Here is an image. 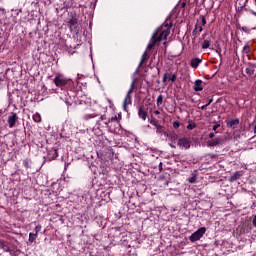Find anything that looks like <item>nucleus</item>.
I'll list each match as a JSON object with an SVG mask.
<instances>
[{
	"instance_id": "nucleus-17",
	"label": "nucleus",
	"mask_w": 256,
	"mask_h": 256,
	"mask_svg": "<svg viewBox=\"0 0 256 256\" xmlns=\"http://www.w3.org/2000/svg\"><path fill=\"white\" fill-rule=\"evenodd\" d=\"M35 239H37V231H36V233L29 234V242L30 243H34Z\"/></svg>"
},
{
	"instance_id": "nucleus-2",
	"label": "nucleus",
	"mask_w": 256,
	"mask_h": 256,
	"mask_svg": "<svg viewBox=\"0 0 256 256\" xmlns=\"http://www.w3.org/2000/svg\"><path fill=\"white\" fill-rule=\"evenodd\" d=\"M53 83L56 85V87H65L67 83H69V79L65 77L63 74H56Z\"/></svg>"
},
{
	"instance_id": "nucleus-38",
	"label": "nucleus",
	"mask_w": 256,
	"mask_h": 256,
	"mask_svg": "<svg viewBox=\"0 0 256 256\" xmlns=\"http://www.w3.org/2000/svg\"><path fill=\"white\" fill-rule=\"evenodd\" d=\"M199 29V33H201V31H203V26H198Z\"/></svg>"
},
{
	"instance_id": "nucleus-32",
	"label": "nucleus",
	"mask_w": 256,
	"mask_h": 256,
	"mask_svg": "<svg viewBox=\"0 0 256 256\" xmlns=\"http://www.w3.org/2000/svg\"><path fill=\"white\" fill-rule=\"evenodd\" d=\"M187 129L193 130V129H195V125L189 124V125L187 126Z\"/></svg>"
},
{
	"instance_id": "nucleus-44",
	"label": "nucleus",
	"mask_w": 256,
	"mask_h": 256,
	"mask_svg": "<svg viewBox=\"0 0 256 256\" xmlns=\"http://www.w3.org/2000/svg\"><path fill=\"white\" fill-rule=\"evenodd\" d=\"M5 247H7L5 244H2V249H5Z\"/></svg>"
},
{
	"instance_id": "nucleus-41",
	"label": "nucleus",
	"mask_w": 256,
	"mask_h": 256,
	"mask_svg": "<svg viewBox=\"0 0 256 256\" xmlns=\"http://www.w3.org/2000/svg\"><path fill=\"white\" fill-rule=\"evenodd\" d=\"M41 229V227H39V226H36V231H37V233H39V230Z\"/></svg>"
},
{
	"instance_id": "nucleus-8",
	"label": "nucleus",
	"mask_w": 256,
	"mask_h": 256,
	"mask_svg": "<svg viewBox=\"0 0 256 256\" xmlns=\"http://www.w3.org/2000/svg\"><path fill=\"white\" fill-rule=\"evenodd\" d=\"M221 141H222L221 137L214 138L207 142V146L208 147H217V145H221Z\"/></svg>"
},
{
	"instance_id": "nucleus-23",
	"label": "nucleus",
	"mask_w": 256,
	"mask_h": 256,
	"mask_svg": "<svg viewBox=\"0 0 256 256\" xmlns=\"http://www.w3.org/2000/svg\"><path fill=\"white\" fill-rule=\"evenodd\" d=\"M174 129H179L181 127V124L179 122H173Z\"/></svg>"
},
{
	"instance_id": "nucleus-20",
	"label": "nucleus",
	"mask_w": 256,
	"mask_h": 256,
	"mask_svg": "<svg viewBox=\"0 0 256 256\" xmlns=\"http://www.w3.org/2000/svg\"><path fill=\"white\" fill-rule=\"evenodd\" d=\"M58 157H59V153L57 152L56 149H54V150L52 151L51 159H56V158H58Z\"/></svg>"
},
{
	"instance_id": "nucleus-5",
	"label": "nucleus",
	"mask_w": 256,
	"mask_h": 256,
	"mask_svg": "<svg viewBox=\"0 0 256 256\" xmlns=\"http://www.w3.org/2000/svg\"><path fill=\"white\" fill-rule=\"evenodd\" d=\"M68 27L71 31V33L76 32L77 28L79 27V19L77 17L72 16L68 21Z\"/></svg>"
},
{
	"instance_id": "nucleus-9",
	"label": "nucleus",
	"mask_w": 256,
	"mask_h": 256,
	"mask_svg": "<svg viewBox=\"0 0 256 256\" xmlns=\"http://www.w3.org/2000/svg\"><path fill=\"white\" fill-rule=\"evenodd\" d=\"M194 91L199 92L203 90V80H196L193 86Z\"/></svg>"
},
{
	"instance_id": "nucleus-24",
	"label": "nucleus",
	"mask_w": 256,
	"mask_h": 256,
	"mask_svg": "<svg viewBox=\"0 0 256 256\" xmlns=\"http://www.w3.org/2000/svg\"><path fill=\"white\" fill-rule=\"evenodd\" d=\"M197 177L193 176L189 179V183H196Z\"/></svg>"
},
{
	"instance_id": "nucleus-14",
	"label": "nucleus",
	"mask_w": 256,
	"mask_h": 256,
	"mask_svg": "<svg viewBox=\"0 0 256 256\" xmlns=\"http://www.w3.org/2000/svg\"><path fill=\"white\" fill-rule=\"evenodd\" d=\"M246 73H247V75H254V73H255V67L253 66V65H249V67L248 68H246Z\"/></svg>"
},
{
	"instance_id": "nucleus-27",
	"label": "nucleus",
	"mask_w": 256,
	"mask_h": 256,
	"mask_svg": "<svg viewBox=\"0 0 256 256\" xmlns=\"http://www.w3.org/2000/svg\"><path fill=\"white\" fill-rule=\"evenodd\" d=\"M167 73L164 74L163 78H162V82L163 83H167Z\"/></svg>"
},
{
	"instance_id": "nucleus-13",
	"label": "nucleus",
	"mask_w": 256,
	"mask_h": 256,
	"mask_svg": "<svg viewBox=\"0 0 256 256\" xmlns=\"http://www.w3.org/2000/svg\"><path fill=\"white\" fill-rule=\"evenodd\" d=\"M241 178V172H235L232 176H230L229 181L233 183V181H237V179Z\"/></svg>"
},
{
	"instance_id": "nucleus-42",
	"label": "nucleus",
	"mask_w": 256,
	"mask_h": 256,
	"mask_svg": "<svg viewBox=\"0 0 256 256\" xmlns=\"http://www.w3.org/2000/svg\"><path fill=\"white\" fill-rule=\"evenodd\" d=\"M108 103H110V105H113V101H111L110 99H108Z\"/></svg>"
},
{
	"instance_id": "nucleus-4",
	"label": "nucleus",
	"mask_w": 256,
	"mask_h": 256,
	"mask_svg": "<svg viewBox=\"0 0 256 256\" xmlns=\"http://www.w3.org/2000/svg\"><path fill=\"white\" fill-rule=\"evenodd\" d=\"M207 231V229L205 227H201L200 229H198L196 232H194L191 236H190V241L192 243H195V241H199V239H201V237H203L204 233Z\"/></svg>"
},
{
	"instance_id": "nucleus-26",
	"label": "nucleus",
	"mask_w": 256,
	"mask_h": 256,
	"mask_svg": "<svg viewBox=\"0 0 256 256\" xmlns=\"http://www.w3.org/2000/svg\"><path fill=\"white\" fill-rule=\"evenodd\" d=\"M197 29H198V25H195L194 30L192 31V35H197Z\"/></svg>"
},
{
	"instance_id": "nucleus-1",
	"label": "nucleus",
	"mask_w": 256,
	"mask_h": 256,
	"mask_svg": "<svg viewBox=\"0 0 256 256\" xmlns=\"http://www.w3.org/2000/svg\"><path fill=\"white\" fill-rule=\"evenodd\" d=\"M171 27V24H163L153 32L152 37L147 45L146 51L142 55L139 67L146 63L147 59H149L147 51H151V49H153L157 43H161V41L166 40L167 37H169V33H171Z\"/></svg>"
},
{
	"instance_id": "nucleus-43",
	"label": "nucleus",
	"mask_w": 256,
	"mask_h": 256,
	"mask_svg": "<svg viewBox=\"0 0 256 256\" xmlns=\"http://www.w3.org/2000/svg\"><path fill=\"white\" fill-rule=\"evenodd\" d=\"M100 119H101V121H104L105 116H101Z\"/></svg>"
},
{
	"instance_id": "nucleus-46",
	"label": "nucleus",
	"mask_w": 256,
	"mask_h": 256,
	"mask_svg": "<svg viewBox=\"0 0 256 256\" xmlns=\"http://www.w3.org/2000/svg\"><path fill=\"white\" fill-rule=\"evenodd\" d=\"M255 1V5H256V0H254Z\"/></svg>"
},
{
	"instance_id": "nucleus-22",
	"label": "nucleus",
	"mask_w": 256,
	"mask_h": 256,
	"mask_svg": "<svg viewBox=\"0 0 256 256\" xmlns=\"http://www.w3.org/2000/svg\"><path fill=\"white\" fill-rule=\"evenodd\" d=\"M150 124L153 125L154 127H156V129H157V127L160 126L159 123L155 120H150Z\"/></svg>"
},
{
	"instance_id": "nucleus-15",
	"label": "nucleus",
	"mask_w": 256,
	"mask_h": 256,
	"mask_svg": "<svg viewBox=\"0 0 256 256\" xmlns=\"http://www.w3.org/2000/svg\"><path fill=\"white\" fill-rule=\"evenodd\" d=\"M211 47V41L210 40H204L202 43V49H209Z\"/></svg>"
},
{
	"instance_id": "nucleus-30",
	"label": "nucleus",
	"mask_w": 256,
	"mask_h": 256,
	"mask_svg": "<svg viewBox=\"0 0 256 256\" xmlns=\"http://www.w3.org/2000/svg\"><path fill=\"white\" fill-rule=\"evenodd\" d=\"M210 103H213V97H208V103L206 105L209 107Z\"/></svg>"
},
{
	"instance_id": "nucleus-21",
	"label": "nucleus",
	"mask_w": 256,
	"mask_h": 256,
	"mask_svg": "<svg viewBox=\"0 0 256 256\" xmlns=\"http://www.w3.org/2000/svg\"><path fill=\"white\" fill-rule=\"evenodd\" d=\"M169 81H171L172 83H175V81H177V74H173L170 78H168Z\"/></svg>"
},
{
	"instance_id": "nucleus-12",
	"label": "nucleus",
	"mask_w": 256,
	"mask_h": 256,
	"mask_svg": "<svg viewBox=\"0 0 256 256\" xmlns=\"http://www.w3.org/2000/svg\"><path fill=\"white\" fill-rule=\"evenodd\" d=\"M201 63V59H199V58H193L192 60H191V67L193 68V69H197V67H199V64Z\"/></svg>"
},
{
	"instance_id": "nucleus-37",
	"label": "nucleus",
	"mask_w": 256,
	"mask_h": 256,
	"mask_svg": "<svg viewBox=\"0 0 256 256\" xmlns=\"http://www.w3.org/2000/svg\"><path fill=\"white\" fill-rule=\"evenodd\" d=\"M154 115H161V112L159 110L154 111Z\"/></svg>"
},
{
	"instance_id": "nucleus-40",
	"label": "nucleus",
	"mask_w": 256,
	"mask_h": 256,
	"mask_svg": "<svg viewBox=\"0 0 256 256\" xmlns=\"http://www.w3.org/2000/svg\"><path fill=\"white\" fill-rule=\"evenodd\" d=\"M111 121H117V116L112 117Z\"/></svg>"
},
{
	"instance_id": "nucleus-34",
	"label": "nucleus",
	"mask_w": 256,
	"mask_h": 256,
	"mask_svg": "<svg viewBox=\"0 0 256 256\" xmlns=\"http://www.w3.org/2000/svg\"><path fill=\"white\" fill-rule=\"evenodd\" d=\"M158 167H159V171H163V162H160Z\"/></svg>"
},
{
	"instance_id": "nucleus-39",
	"label": "nucleus",
	"mask_w": 256,
	"mask_h": 256,
	"mask_svg": "<svg viewBox=\"0 0 256 256\" xmlns=\"http://www.w3.org/2000/svg\"><path fill=\"white\" fill-rule=\"evenodd\" d=\"M243 51H249V46H244Z\"/></svg>"
},
{
	"instance_id": "nucleus-18",
	"label": "nucleus",
	"mask_w": 256,
	"mask_h": 256,
	"mask_svg": "<svg viewBox=\"0 0 256 256\" xmlns=\"http://www.w3.org/2000/svg\"><path fill=\"white\" fill-rule=\"evenodd\" d=\"M156 105L157 107H161V105H163V95H159L156 101Z\"/></svg>"
},
{
	"instance_id": "nucleus-7",
	"label": "nucleus",
	"mask_w": 256,
	"mask_h": 256,
	"mask_svg": "<svg viewBox=\"0 0 256 256\" xmlns=\"http://www.w3.org/2000/svg\"><path fill=\"white\" fill-rule=\"evenodd\" d=\"M17 119H19V117L17 116V113H12V115L8 117V124L10 129H13V127H15V123H17Z\"/></svg>"
},
{
	"instance_id": "nucleus-11",
	"label": "nucleus",
	"mask_w": 256,
	"mask_h": 256,
	"mask_svg": "<svg viewBox=\"0 0 256 256\" xmlns=\"http://www.w3.org/2000/svg\"><path fill=\"white\" fill-rule=\"evenodd\" d=\"M138 115H139L140 119H142L143 121H146V119H147V117H148L147 111H145V110L143 109V107H140V108L138 109Z\"/></svg>"
},
{
	"instance_id": "nucleus-25",
	"label": "nucleus",
	"mask_w": 256,
	"mask_h": 256,
	"mask_svg": "<svg viewBox=\"0 0 256 256\" xmlns=\"http://www.w3.org/2000/svg\"><path fill=\"white\" fill-rule=\"evenodd\" d=\"M221 127V124H215L212 128L213 131H217Z\"/></svg>"
},
{
	"instance_id": "nucleus-10",
	"label": "nucleus",
	"mask_w": 256,
	"mask_h": 256,
	"mask_svg": "<svg viewBox=\"0 0 256 256\" xmlns=\"http://www.w3.org/2000/svg\"><path fill=\"white\" fill-rule=\"evenodd\" d=\"M226 125H227V127H230V129H233V128L237 127V125H239V119L236 118L233 120H227Z\"/></svg>"
},
{
	"instance_id": "nucleus-33",
	"label": "nucleus",
	"mask_w": 256,
	"mask_h": 256,
	"mask_svg": "<svg viewBox=\"0 0 256 256\" xmlns=\"http://www.w3.org/2000/svg\"><path fill=\"white\" fill-rule=\"evenodd\" d=\"M208 137L209 139H213V137H215V133L214 132L209 133Z\"/></svg>"
},
{
	"instance_id": "nucleus-45",
	"label": "nucleus",
	"mask_w": 256,
	"mask_h": 256,
	"mask_svg": "<svg viewBox=\"0 0 256 256\" xmlns=\"http://www.w3.org/2000/svg\"><path fill=\"white\" fill-rule=\"evenodd\" d=\"M105 125H109V122H105Z\"/></svg>"
},
{
	"instance_id": "nucleus-28",
	"label": "nucleus",
	"mask_w": 256,
	"mask_h": 256,
	"mask_svg": "<svg viewBox=\"0 0 256 256\" xmlns=\"http://www.w3.org/2000/svg\"><path fill=\"white\" fill-rule=\"evenodd\" d=\"M206 157H210L211 159H215V157H217V154H207Z\"/></svg>"
},
{
	"instance_id": "nucleus-3",
	"label": "nucleus",
	"mask_w": 256,
	"mask_h": 256,
	"mask_svg": "<svg viewBox=\"0 0 256 256\" xmlns=\"http://www.w3.org/2000/svg\"><path fill=\"white\" fill-rule=\"evenodd\" d=\"M134 89H135V80L132 81L130 89L128 90V93L123 102V107L125 111H127V105H131V93H133Z\"/></svg>"
},
{
	"instance_id": "nucleus-36",
	"label": "nucleus",
	"mask_w": 256,
	"mask_h": 256,
	"mask_svg": "<svg viewBox=\"0 0 256 256\" xmlns=\"http://www.w3.org/2000/svg\"><path fill=\"white\" fill-rule=\"evenodd\" d=\"M252 223H253L254 227H256V215L254 216Z\"/></svg>"
},
{
	"instance_id": "nucleus-6",
	"label": "nucleus",
	"mask_w": 256,
	"mask_h": 256,
	"mask_svg": "<svg viewBox=\"0 0 256 256\" xmlns=\"http://www.w3.org/2000/svg\"><path fill=\"white\" fill-rule=\"evenodd\" d=\"M180 149H189L191 147V141L187 140L186 138H180L177 143Z\"/></svg>"
},
{
	"instance_id": "nucleus-31",
	"label": "nucleus",
	"mask_w": 256,
	"mask_h": 256,
	"mask_svg": "<svg viewBox=\"0 0 256 256\" xmlns=\"http://www.w3.org/2000/svg\"><path fill=\"white\" fill-rule=\"evenodd\" d=\"M24 167H26V169H29V162L27 160H24Z\"/></svg>"
},
{
	"instance_id": "nucleus-29",
	"label": "nucleus",
	"mask_w": 256,
	"mask_h": 256,
	"mask_svg": "<svg viewBox=\"0 0 256 256\" xmlns=\"http://www.w3.org/2000/svg\"><path fill=\"white\" fill-rule=\"evenodd\" d=\"M202 25H207V20L205 19V16H202Z\"/></svg>"
},
{
	"instance_id": "nucleus-35",
	"label": "nucleus",
	"mask_w": 256,
	"mask_h": 256,
	"mask_svg": "<svg viewBox=\"0 0 256 256\" xmlns=\"http://www.w3.org/2000/svg\"><path fill=\"white\" fill-rule=\"evenodd\" d=\"M207 107H208L207 104H205V105L201 106L200 109H201L202 111H205V109H207Z\"/></svg>"
},
{
	"instance_id": "nucleus-16",
	"label": "nucleus",
	"mask_w": 256,
	"mask_h": 256,
	"mask_svg": "<svg viewBox=\"0 0 256 256\" xmlns=\"http://www.w3.org/2000/svg\"><path fill=\"white\" fill-rule=\"evenodd\" d=\"M33 121H35V123H41V114L39 113L34 114Z\"/></svg>"
},
{
	"instance_id": "nucleus-19",
	"label": "nucleus",
	"mask_w": 256,
	"mask_h": 256,
	"mask_svg": "<svg viewBox=\"0 0 256 256\" xmlns=\"http://www.w3.org/2000/svg\"><path fill=\"white\" fill-rule=\"evenodd\" d=\"M156 133H158V135H161L164 133V135H165V129L163 128V126H161V125L157 126Z\"/></svg>"
}]
</instances>
